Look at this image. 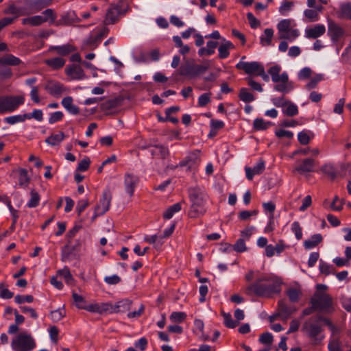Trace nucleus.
<instances>
[{
  "mask_svg": "<svg viewBox=\"0 0 351 351\" xmlns=\"http://www.w3.org/2000/svg\"><path fill=\"white\" fill-rule=\"evenodd\" d=\"M280 291V285L271 278L261 277L256 280L255 282L247 286L245 289V293L249 296H258L269 298L274 293Z\"/></svg>",
  "mask_w": 351,
  "mask_h": 351,
  "instance_id": "obj_1",
  "label": "nucleus"
},
{
  "mask_svg": "<svg viewBox=\"0 0 351 351\" xmlns=\"http://www.w3.org/2000/svg\"><path fill=\"white\" fill-rule=\"evenodd\" d=\"M189 197L191 202L189 216L191 218H197L206 213V194L199 187H193L189 189Z\"/></svg>",
  "mask_w": 351,
  "mask_h": 351,
  "instance_id": "obj_2",
  "label": "nucleus"
},
{
  "mask_svg": "<svg viewBox=\"0 0 351 351\" xmlns=\"http://www.w3.org/2000/svg\"><path fill=\"white\" fill-rule=\"evenodd\" d=\"M281 70L280 66L276 64L269 69L268 73L272 82L276 84L274 89L280 93H288L293 89V83L289 81V75L286 72L280 74Z\"/></svg>",
  "mask_w": 351,
  "mask_h": 351,
  "instance_id": "obj_3",
  "label": "nucleus"
},
{
  "mask_svg": "<svg viewBox=\"0 0 351 351\" xmlns=\"http://www.w3.org/2000/svg\"><path fill=\"white\" fill-rule=\"evenodd\" d=\"M326 289L324 285L319 284L317 285V291L311 299V304L319 311H329L332 308V298L327 293L320 291Z\"/></svg>",
  "mask_w": 351,
  "mask_h": 351,
  "instance_id": "obj_4",
  "label": "nucleus"
},
{
  "mask_svg": "<svg viewBox=\"0 0 351 351\" xmlns=\"http://www.w3.org/2000/svg\"><path fill=\"white\" fill-rule=\"evenodd\" d=\"M209 68V64H197L193 59H187L179 68V74L188 78H194L204 73Z\"/></svg>",
  "mask_w": 351,
  "mask_h": 351,
  "instance_id": "obj_5",
  "label": "nucleus"
},
{
  "mask_svg": "<svg viewBox=\"0 0 351 351\" xmlns=\"http://www.w3.org/2000/svg\"><path fill=\"white\" fill-rule=\"evenodd\" d=\"M14 351H32L36 347V342L30 334L21 332L11 342Z\"/></svg>",
  "mask_w": 351,
  "mask_h": 351,
  "instance_id": "obj_6",
  "label": "nucleus"
},
{
  "mask_svg": "<svg viewBox=\"0 0 351 351\" xmlns=\"http://www.w3.org/2000/svg\"><path fill=\"white\" fill-rule=\"evenodd\" d=\"M24 102L25 97L22 95L0 97V114L13 112Z\"/></svg>",
  "mask_w": 351,
  "mask_h": 351,
  "instance_id": "obj_7",
  "label": "nucleus"
},
{
  "mask_svg": "<svg viewBox=\"0 0 351 351\" xmlns=\"http://www.w3.org/2000/svg\"><path fill=\"white\" fill-rule=\"evenodd\" d=\"M322 319V317L320 315L308 319L303 324L302 331L307 334L310 338L316 341L317 337L322 331V327L320 324Z\"/></svg>",
  "mask_w": 351,
  "mask_h": 351,
  "instance_id": "obj_8",
  "label": "nucleus"
},
{
  "mask_svg": "<svg viewBox=\"0 0 351 351\" xmlns=\"http://www.w3.org/2000/svg\"><path fill=\"white\" fill-rule=\"evenodd\" d=\"M3 13L5 14L13 15V16L10 18L14 19V21H15L21 16L30 15L32 14H34V12L32 8L31 9H27L25 8L18 7L14 3H10L3 10Z\"/></svg>",
  "mask_w": 351,
  "mask_h": 351,
  "instance_id": "obj_9",
  "label": "nucleus"
},
{
  "mask_svg": "<svg viewBox=\"0 0 351 351\" xmlns=\"http://www.w3.org/2000/svg\"><path fill=\"white\" fill-rule=\"evenodd\" d=\"M245 59V56H243L239 62L236 64V68L239 70H243L246 74L251 75L254 74L257 75L263 66L258 62H244L243 61Z\"/></svg>",
  "mask_w": 351,
  "mask_h": 351,
  "instance_id": "obj_10",
  "label": "nucleus"
},
{
  "mask_svg": "<svg viewBox=\"0 0 351 351\" xmlns=\"http://www.w3.org/2000/svg\"><path fill=\"white\" fill-rule=\"evenodd\" d=\"M345 34L344 29L333 21H328V35L333 43L338 42Z\"/></svg>",
  "mask_w": 351,
  "mask_h": 351,
  "instance_id": "obj_11",
  "label": "nucleus"
},
{
  "mask_svg": "<svg viewBox=\"0 0 351 351\" xmlns=\"http://www.w3.org/2000/svg\"><path fill=\"white\" fill-rule=\"evenodd\" d=\"M112 198V195L110 190L109 189H105L99 204L95 206V210H100L101 214H105L109 210Z\"/></svg>",
  "mask_w": 351,
  "mask_h": 351,
  "instance_id": "obj_12",
  "label": "nucleus"
},
{
  "mask_svg": "<svg viewBox=\"0 0 351 351\" xmlns=\"http://www.w3.org/2000/svg\"><path fill=\"white\" fill-rule=\"evenodd\" d=\"M121 12V7L119 5H112L107 10L104 23L106 25L114 24L119 21Z\"/></svg>",
  "mask_w": 351,
  "mask_h": 351,
  "instance_id": "obj_13",
  "label": "nucleus"
},
{
  "mask_svg": "<svg viewBox=\"0 0 351 351\" xmlns=\"http://www.w3.org/2000/svg\"><path fill=\"white\" fill-rule=\"evenodd\" d=\"M150 153L153 158L165 160L170 155L169 149L162 145H154L150 149Z\"/></svg>",
  "mask_w": 351,
  "mask_h": 351,
  "instance_id": "obj_14",
  "label": "nucleus"
},
{
  "mask_svg": "<svg viewBox=\"0 0 351 351\" xmlns=\"http://www.w3.org/2000/svg\"><path fill=\"white\" fill-rule=\"evenodd\" d=\"M66 74L72 80H82L84 78V72L80 64H72L67 66L65 69Z\"/></svg>",
  "mask_w": 351,
  "mask_h": 351,
  "instance_id": "obj_15",
  "label": "nucleus"
},
{
  "mask_svg": "<svg viewBox=\"0 0 351 351\" xmlns=\"http://www.w3.org/2000/svg\"><path fill=\"white\" fill-rule=\"evenodd\" d=\"M79 21L74 11H68L61 14L59 20H57L56 26L70 25L75 22Z\"/></svg>",
  "mask_w": 351,
  "mask_h": 351,
  "instance_id": "obj_16",
  "label": "nucleus"
},
{
  "mask_svg": "<svg viewBox=\"0 0 351 351\" xmlns=\"http://www.w3.org/2000/svg\"><path fill=\"white\" fill-rule=\"evenodd\" d=\"M296 311V308L287 306L284 300H280L278 302V315L280 316L282 319H287Z\"/></svg>",
  "mask_w": 351,
  "mask_h": 351,
  "instance_id": "obj_17",
  "label": "nucleus"
},
{
  "mask_svg": "<svg viewBox=\"0 0 351 351\" xmlns=\"http://www.w3.org/2000/svg\"><path fill=\"white\" fill-rule=\"evenodd\" d=\"M326 27L324 25L317 24L313 27L307 28L305 30V36L309 39H316L324 35Z\"/></svg>",
  "mask_w": 351,
  "mask_h": 351,
  "instance_id": "obj_18",
  "label": "nucleus"
},
{
  "mask_svg": "<svg viewBox=\"0 0 351 351\" xmlns=\"http://www.w3.org/2000/svg\"><path fill=\"white\" fill-rule=\"evenodd\" d=\"M138 182V178L131 173H127L125 176V188L126 192L132 197L134 195V189Z\"/></svg>",
  "mask_w": 351,
  "mask_h": 351,
  "instance_id": "obj_19",
  "label": "nucleus"
},
{
  "mask_svg": "<svg viewBox=\"0 0 351 351\" xmlns=\"http://www.w3.org/2000/svg\"><path fill=\"white\" fill-rule=\"evenodd\" d=\"M265 162L260 160L259 162L253 167V169L245 167V171L246 177L249 180H252L254 175H258L263 172L265 170Z\"/></svg>",
  "mask_w": 351,
  "mask_h": 351,
  "instance_id": "obj_20",
  "label": "nucleus"
},
{
  "mask_svg": "<svg viewBox=\"0 0 351 351\" xmlns=\"http://www.w3.org/2000/svg\"><path fill=\"white\" fill-rule=\"evenodd\" d=\"M47 91L53 96H59L65 91L64 86L57 82H50L45 86Z\"/></svg>",
  "mask_w": 351,
  "mask_h": 351,
  "instance_id": "obj_21",
  "label": "nucleus"
},
{
  "mask_svg": "<svg viewBox=\"0 0 351 351\" xmlns=\"http://www.w3.org/2000/svg\"><path fill=\"white\" fill-rule=\"evenodd\" d=\"M73 99L71 97H66L62 99L61 104L62 106L71 114L76 115L80 113V108L73 104Z\"/></svg>",
  "mask_w": 351,
  "mask_h": 351,
  "instance_id": "obj_22",
  "label": "nucleus"
},
{
  "mask_svg": "<svg viewBox=\"0 0 351 351\" xmlns=\"http://www.w3.org/2000/svg\"><path fill=\"white\" fill-rule=\"evenodd\" d=\"M22 61L12 54L8 53L0 58V66H18Z\"/></svg>",
  "mask_w": 351,
  "mask_h": 351,
  "instance_id": "obj_23",
  "label": "nucleus"
},
{
  "mask_svg": "<svg viewBox=\"0 0 351 351\" xmlns=\"http://www.w3.org/2000/svg\"><path fill=\"white\" fill-rule=\"evenodd\" d=\"M49 51H55L58 54L62 56H66L75 51V48L70 44L61 46H52L49 48Z\"/></svg>",
  "mask_w": 351,
  "mask_h": 351,
  "instance_id": "obj_24",
  "label": "nucleus"
},
{
  "mask_svg": "<svg viewBox=\"0 0 351 351\" xmlns=\"http://www.w3.org/2000/svg\"><path fill=\"white\" fill-rule=\"evenodd\" d=\"M314 167V160L311 158H306L302 161L301 164L295 167V170L300 173L311 172Z\"/></svg>",
  "mask_w": 351,
  "mask_h": 351,
  "instance_id": "obj_25",
  "label": "nucleus"
},
{
  "mask_svg": "<svg viewBox=\"0 0 351 351\" xmlns=\"http://www.w3.org/2000/svg\"><path fill=\"white\" fill-rule=\"evenodd\" d=\"M322 240L323 237L321 234H315L309 239L304 241V246L306 249L310 250L317 246Z\"/></svg>",
  "mask_w": 351,
  "mask_h": 351,
  "instance_id": "obj_26",
  "label": "nucleus"
},
{
  "mask_svg": "<svg viewBox=\"0 0 351 351\" xmlns=\"http://www.w3.org/2000/svg\"><path fill=\"white\" fill-rule=\"evenodd\" d=\"M21 23L24 25L39 26L45 23V20L43 19V16L36 15L23 19Z\"/></svg>",
  "mask_w": 351,
  "mask_h": 351,
  "instance_id": "obj_27",
  "label": "nucleus"
},
{
  "mask_svg": "<svg viewBox=\"0 0 351 351\" xmlns=\"http://www.w3.org/2000/svg\"><path fill=\"white\" fill-rule=\"evenodd\" d=\"M234 45L230 41H226L222 43L219 49V57L221 59H225L229 56V50L234 49Z\"/></svg>",
  "mask_w": 351,
  "mask_h": 351,
  "instance_id": "obj_28",
  "label": "nucleus"
},
{
  "mask_svg": "<svg viewBox=\"0 0 351 351\" xmlns=\"http://www.w3.org/2000/svg\"><path fill=\"white\" fill-rule=\"evenodd\" d=\"M132 304V301L130 300H123L118 302L113 306V312L114 313H124L130 309Z\"/></svg>",
  "mask_w": 351,
  "mask_h": 351,
  "instance_id": "obj_29",
  "label": "nucleus"
},
{
  "mask_svg": "<svg viewBox=\"0 0 351 351\" xmlns=\"http://www.w3.org/2000/svg\"><path fill=\"white\" fill-rule=\"evenodd\" d=\"M65 60L61 57L49 58L45 60V63L47 66L55 70L62 68L65 64Z\"/></svg>",
  "mask_w": 351,
  "mask_h": 351,
  "instance_id": "obj_30",
  "label": "nucleus"
},
{
  "mask_svg": "<svg viewBox=\"0 0 351 351\" xmlns=\"http://www.w3.org/2000/svg\"><path fill=\"white\" fill-rule=\"evenodd\" d=\"M70 244H71V241L68 240V244L66 245H65L64 247V248L62 249V260L64 258H68L69 256L72 252L78 251L82 245L81 242L79 240L77 241V243L73 246H71Z\"/></svg>",
  "mask_w": 351,
  "mask_h": 351,
  "instance_id": "obj_31",
  "label": "nucleus"
},
{
  "mask_svg": "<svg viewBox=\"0 0 351 351\" xmlns=\"http://www.w3.org/2000/svg\"><path fill=\"white\" fill-rule=\"evenodd\" d=\"M42 14L43 15V19L45 20V23L49 22L50 24L56 25L57 14L53 9L47 8L42 12Z\"/></svg>",
  "mask_w": 351,
  "mask_h": 351,
  "instance_id": "obj_32",
  "label": "nucleus"
},
{
  "mask_svg": "<svg viewBox=\"0 0 351 351\" xmlns=\"http://www.w3.org/2000/svg\"><path fill=\"white\" fill-rule=\"evenodd\" d=\"M278 36V37L287 31H289L291 27V19H283L280 21L277 25Z\"/></svg>",
  "mask_w": 351,
  "mask_h": 351,
  "instance_id": "obj_33",
  "label": "nucleus"
},
{
  "mask_svg": "<svg viewBox=\"0 0 351 351\" xmlns=\"http://www.w3.org/2000/svg\"><path fill=\"white\" fill-rule=\"evenodd\" d=\"M64 134L62 132H60L58 134H51L47 138L45 142L52 146L59 145L64 139Z\"/></svg>",
  "mask_w": 351,
  "mask_h": 351,
  "instance_id": "obj_34",
  "label": "nucleus"
},
{
  "mask_svg": "<svg viewBox=\"0 0 351 351\" xmlns=\"http://www.w3.org/2000/svg\"><path fill=\"white\" fill-rule=\"evenodd\" d=\"M321 171L326 176H328L330 180H334L337 176V172L334 165L332 164H326L321 167Z\"/></svg>",
  "mask_w": 351,
  "mask_h": 351,
  "instance_id": "obj_35",
  "label": "nucleus"
},
{
  "mask_svg": "<svg viewBox=\"0 0 351 351\" xmlns=\"http://www.w3.org/2000/svg\"><path fill=\"white\" fill-rule=\"evenodd\" d=\"M18 171L19 174V186L22 187H26L30 182V178L27 175V171L25 169L20 168Z\"/></svg>",
  "mask_w": 351,
  "mask_h": 351,
  "instance_id": "obj_36",
  "label": "nucleus"
},
{
  "mask_svg": "<svg viewBox=\"0 0 351 351\" xmlns=\"http://www.w3.org/2000/svg\"><path fill=\"white\" fill-rule=\"evenodd\" d=\"M271 125L270 121H265L262 118H257L253 122V128L255 130H265Z\"/></svg>",
  "mask_w": 351,
  "mask_h": 351,
  "instance_id": "obj_37",
  "label": "nucleus"
},
{
  "mask_svg": "<svg viewBox=\"0 0 351 351\" xmlns=\"http://www.w3.org/2000/svg\"><path fill=\"white\" fill-rule=\"evenodd\" d=\"M239 97L245 103L252 102L255 99L253 94H252L247 88H241L240 89Z\"/></svg>",
  "mask_w": 351,
  "mask_h": 351,
  "instance_id": "obj_38",
  "label": "nucleus"
},
{
  "mask_svg": "<svg viewBox=\"0 0 351 351\" xmlns=\"http://www.w3.org/2000/svg\"><path fill=\"white\" fill-rule=\"evenodd\" d=\"M101 40L96 36H91L90 38L84 43V47L88 50L95 49L100 43Z\"/></svg>",
  "mask_w": 351,
  "mask_h": 351,
  "instance_id": "obj_39",
  "label": "nucleus"
},
{
  "mask_svg": "<svg viewBox=\"0 0 351 351\" xmlns=\"http://www.w3.org/2000/svg\"><path fill=\"white\" fill-rule=\"evenodd\" d=\"M300 35L299 31L297 29H291L289 31H287L282 35L280 36L278 38L280 40H287L289 41H293L295 40Z\"/></svg>",
  "mask_w": 351,
  "mask_h": 351,
  "instance_id": "obj_40",
  "label": "nucleus"
},
{
  "mask_svg": "<svg viewBox=\"0 0 351 351\" xmlns=\"http://www.w3.org/2000/svg\"><path fill=\"white\" fill-rule=\"evenodd\" d=\"M273 36L274 30L272 29H265L264 34L261 37V43L263 45H270Z\"/></svg>",
  "mask_w": 351,
  "mask_h": 351,
  "instance_id": "obj_41",
  "label": "nucleus"
},
{
  "mask_svg": "<svg viewBox=\"0 0 351 351\" xmlns=\"http://www.w3.org/2000/svg\"><path fill=\"white\" fill-rule=\"evenodd\" d=\"M181 210V204L176 203L170 207L163 214V217L166 219H171L176 213L179 212Z\"/></svg>",
  "mask_w": 351,
  "mask_h": 351,
  "instance_id": "obj_42",
  "label": "nucleus"
},
{
  "mask_svg": "<svg viewBox=\"0 0 351 351\" xmlns=\"http://www.w3.org/2000/svg\"><path fill=\"white\" fill-rule=\"evenodd\" d=\"M119 99L116 98L108 99L101 104V109L102 110H110L114 109L119 106Z\"/></svg>",
  "mask_w": 351,
  "mask_h": 351,
  "instance_id": "obj_43",
  "label": "nucleus"
},
{
  "mask_svg": "<svg viewBox=\"0 0 351 351\" xmlns=\"http://www.w3.org/2000/svg\"><path fill=\"white\" fill-rule=\"evenodd\" d=\"M287 295L291 302H296L302 295V292L298 289L289 288L287 290Z\"/></svg>",
  "mask_w": 351,
  "mask_h": 351,
  "instance_id": "obj_44",
  "label": "nucleus"
},
{
  "mask_svg": "<svg viewBox=\"0 0 351 351\" xmlns=\"http://www.w3.org/2000/svg\"><path fill=\"white\" fill-rule=\"evenodd\" d=\"M53 0H38L33 3L32 8L34 13L41 10L45 7L50 5Z\"/></svg>",
  "mask_w": 351,
  "mask_h": 351,
  "instance_id": "obj_45",
  "label": "nucleus"
},
{
  "mask_svg": "<svg viewBox=\"0 0 351 351\" xmlns=\"http://www.w3.org/2000/svg\"><path fill=\"white\" fill-rule=\"evenodd\" d=\"M287 108L283 109L282 112L285 114L289 117H293L298 114V106L292 103L291 101H289V104L286 106Z\"/></svg>",
  "mask_w": 351,
  "mask_h": 351,
  "instance_id": "obj_46",
  "label": "nucleus"
},
{
  "mask_svg": "<svg viewBox=\"0 0 351 351\" xmlns=\"http://www.w3.org/2000/svg\"><path fill=\"white\" fill-rule=\"evenodd\" d=\"M73 300L75 302V306L80 309H84L86 306V301L84 298L76 293L72 294Z\"/></svg>",
  "mask_w": 351,
  "mask_h": 351,
  "instance_id": "obj_47",
  "label": "nucleus"
},
{
  "mask_svg": "<svg viewBox=\"0 0 351 351\" xmlns=\"http://www.w3.org/2000/svg\"><path fill=\"white\" fill-rule=\"evenodd\" d=\"M30 199L29 200L27 206L29 208H35L36 207L40 202V195L39 194L34 190H32L30 192Z\"/></svg>",
  "mask_w": 351,
  "mask_h": 351,
  "instance_id": "obj_48",
  "label": "nucleus"
},
{
  "mask_svg": "<svg viewBox=\"0 0 351 351\" xmlns=\"http://www.w3.org/2000/svg\"><path fill=\"white\" fill-rule=\"evenodd\" d=\"M228 248H232L237 252H243L246 251L247 247L243 238L239 239L234 245H229Z\"/></svg>",
  "mask_w": 351,
  "mask_h": 351,
  "instance_id": "obj_49",
  "label": "nucleus"
},
{
  "mask_svg": "<svg viewBox=\"0 0 351 351\" xmlns=\"http://www.w3.org/2000/svg\"><path fill=\"white\" fill-rule=\"evenodd\" d=\"M223 317L224 319V324L226 327L229 328H234L239 325V322L233 320L230 313H223Z\"/></svg>",
  "mask_w": 351,
  "mask_h": 351,
  "instance_id": "obj_50",
  "label": "nucleus"
},
{
  "mask_svg": "<svg viewBox=\"0 0 351 351\" xmlns=\"http://www.w3.org/2000/svg\"><path fill=\"white\" fill-rule=\"evenodd\" d=\"M319 270L322 274L329 275L335 273V268L332 265H328L322 261L319 262Z\"/></svg>",
  "mask_w": 351,
  "mask_h": 351,
  "instance_id": "obj_51",
  "label": "nucleus"
},
{
  "mask_svg": "<svg viewBox=\"0 0 351 351\" xmlns=\"http://www.w3.org/2000/svg\"><path fill=\"white\" fill-rule=\"evenodd\" d=\"M58 274L62 278L64 279L68 285L72 284L73 278L68 268L65 267L63 269L60 270Z\"/></svg>",
  "mask_w": 351,
  "mask_h": 351,
  "instance_id": "obj_52",
  "label": "nucleus"
},
{
  "mask_svg": "<svg viewBox=\"0 0 351 351\" xmlns=\"http://www.w3.org/2000/svg\"><path fill=\"white\" fill-rule=\"evenodd\" d=\"M186 317V314L184 312H173L169 318L173 322L181 323Z\"/></svg>",
  "mask_w": 351,
  "mask_h": 351,
  "instance_id": "obj_53",
  "label": "nucleus"
},
{
  "mask_svg": "<svg viewBox=\"0 0 351 351\" xmlns=\"http://www.w3.org/2000/svg\"><path fill=\"white\" fill-rule=\"evenodd\" d=\"M344 203V199H339L338 196H335L330 204V207L333 210L340 211L342 210Z\"/></svg>",
  "mask_w": 351,
  "mask_h": 351,
  "instance_id": "obj_54",
  "label": "nucleus"
},
{
  "mask_svg": "<svg viewBox=\"0 0 351 351\" xmlns=\"http://www.w3.org/2000/svg\"><path fill=\"white\" fill-rule=\"evenodd\" d=\"M195 163L194 160L193 159L192 156H187L184 160L181 161L179 165L176 166H167V168H170L171 169H174L178 167H184L189 166V168H191V166Z\"/></svg>",
  "mask_w": 351,
  "mask_h": 351,
  "instance_id": "obj_55",
  "label": "nucleus"
},
{
  "mask_svg": "<svg viewBox=\"0 0 351 351\" xmlns=\"http://www.w3.org/2000/svg\"><path fill=\"white\" fill-rule=\"evenodd\" d=\"M342 17L351 19V3H346L341 5Z\"/></svg>",
  "mask_w": 351,
  "mask_h": 351,
  "instance_id": "obj_56",
  "label": "nucleus"
},
{
  "mask_svg": "<svg viewBox=\"0 0 351 351\" xmlns=\"http://www.w3.org/2000/svg\"><path fill=\"white\" fill-rule=\"evenodd\" d=\"M329 351H342L341 342L339 339H333L329 341L328 345Z\"/></svg>",
  "mask_w": 351,
  "mask_h": 351,
  "instance_id": "obj_57",
  "label": "nucleus"
},
{
  "mask_svg": "<svg viewBox=\"0 0 351 351\" xmlns=\"http://www.w3.org/2000/svg\"><path fill=\"white\" fill-rule=\"evenodd\" d=\"M65 316V312L64 309H58L51 312V319L55 322L60 321Z\"/></svg>",
  "mask_w": 351,
  "mask_h": 351,
  "instance_id": "obj_58",
  "label": "nucleus"
},
{
  "mask_svg": "<svg viewBox=\"0 0 351 351\" xmlns=\"http://www.w3.org/2000/svg\"><path fill=\"white\" fill-rule=\"evenodd\" d=\"M43 114L41 110H34L32 113L25 114L26 119H35L38 121H41L43 119Z\"/></svg>",
  "mask_w": 351,
  "mask_h": 351,
  "instance_id": "obj_59",
  "label": "nucleus"
},
{
  "mask_svg": "<svg viewBox=\"0 0 351 351\" xmlns=\"http://www.w3.org/2000/svg\"><path fill=\"white\" fill-rule=\"evenodd\" d=\"M26 119V117L24 114L15 115L12 117H8L5 118V121L9 124H14L18 122H23Z\"/></svg>",
  "mask_w": 351,
  "mask_h": 351,
  "instance_id": "obj_60",
  "label": "nucleus"
},
{
  "mask_svg": "<svg viewBox=\"0 0 351 351\" xmlns=\"http://www.w3.org/2000/svg\"><path fill=\"white\" fill-rule=\"evenodd\" d=\"M291 230L295 234V237L298 240H300L302 237V228L300 226L299 222L294 221L291 225Z\"/></svg>",
  "mask_w": 351,
  "mask_h": 351,
  "instance_id": "obj_61",
  "label": "nucleus"
},
{
  "mask_svg": "<svg viewBox=\"0 0 351 351\" xmlns=\"http://www.w3.org/2000/svg\"><path fill=\"white\" fill-rule=\"evenodd\" d=\"M210 93H206L201 95L198 98L199 106L203 107L206 106L210 101Z\"/></svg>",
  "mask_w": 351,
  "mask_h": 351,
  "instance_id": "obj_62",
  "label": "nucleus"
},
{
  "mask_svg": "<svg viewBox=\"0 0 351 351\" xmlns=\"http://www.w3.org/2000/svg\"><path fill=\"white\" fill-rule=\"evenodd\" d=\"M342 306L349 312H351V298L343 295L340 298Z\"/></svg>",
  "mask_w": 351,
  "mask_h": 351,
  "instance_id": "obj_63",
  "label": "nucleus"
},
{
  "mask_svg": "<svg viewBox=\"0 0 351 351\" xmlns=\"http://www.w3.org/2000/svg\"><path fill=\"white\" fill-rule=\"evenodd\" d=\"M342 59L347 62L351 64V41L348 47L345 49L344 52L341 54Z\"/></svg>",
  "mask_w": 351,
  "mask_h": 351,
  "instance_id": "obj_64",
  "label": "nucleus"
}]
</instances>
